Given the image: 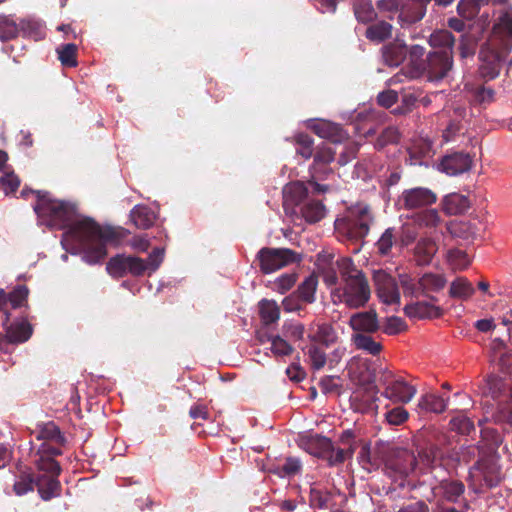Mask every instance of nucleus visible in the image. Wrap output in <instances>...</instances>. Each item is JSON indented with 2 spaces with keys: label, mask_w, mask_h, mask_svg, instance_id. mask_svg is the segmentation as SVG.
<instances>
[{
  "label": "nucleus",
  "mask_w": 512,
  "mask_h": 512,
  "mask_svg": "<svg viewBox=\"0 0 512 512\" xmlns=\"http://www.w3.org/2000/svg\"><path fill=\"white\" fill-rule=\"evenodd\" d=\"M475 471L476 474H473V477L482 479L487 488L497 486L502 479L500 466L493 458L478 461L475 466Z\"/></svg>",
  "instance_id": "dca6fc26"
},
{
  "label": "nucleus",
  "mask_w": 512,
  "mask_h": 512,
  "mask_svg": "<svg viewBox=\"0 0 512 512\" xmlns=\"http://www.w3.org/2000/svg\"><path fill=\"white\" fill-rule=\"evenodd\" d=\"M386 452L387 445L384 443H377L372 449L370 443L362 442L359 459L364 466L378 468L383 463Z\"/></svg>",
  "instance_id": "5701e85b"
},
{
  "label": "nucleus",
  "mask_w": 512,
  "mask_h": 512,
  "mask_svg": "<svg viewBox=\"0 0 512 512\" xmlns=\"http://www.w3.org/2000/svg\"><path fill=\"white\" fill-rule=\"evenodd\" d=\"M373 281L376 294L386 304H397L400 302V293L396 280L383 270L373 273Z\"/></svg>",
  "instance_id": "ddd939ff"
},
{
  "label": "nucleus",
  "mask_w": 512,
  "mask_h": 512,
  "mask_svg": "<svg viewBox=\"0 0 512 512\" xmlns=\"http://www.w3.org/2000/svg\"><path fill=\"white\" fill-rule=\"evenodd\" d=\"M399 138H400V133L396 127H394V126L386 127L381 132V134L378 136V138L375 142V147L379 150L383 149L387 145L398 143Z\"/></svg>",
  "instance_id": "5fc2aeb1"
},
{
  "label": "nucleus",
  "mask_w": 512,
  "mask_h": 512,
  "mask_svg": "<svg viewBox=\"0 0 512 512\" xmlns=\"http://www.w3.org/2000/svg\"><path fill=\"white\" fill-rule=\"evenodd\" d=\"M442 207L446 214L458 215L464 213L470 207V201L465 195L451 193L444 197Z\"/></svg>",
  "instance_id": "cd10ccee"
},
{
  "label": "nucleus",
  "mask_w": 512,
  "mask_h": 512,
  "mask_svg": "<svg viewBox=\"0 0 512 512\" xmlns=\"http://www.w3.org/2000/svg\"><path fill=\"white\" fill-rule=\"evenodd\" d=\"M429 44L434 48H443L442 51L453 52L455 37L448 30H437L430 35Z\"/></svg>",
  "instance_id": "c03bdc74"
},
{
  "label": "nucleus",
  "mask_w": 512,
  "mask_h": 512,
  "mask_svg": "<svg viewBox=\"0 0 512 512\" xmlns=\"http://www.w3.org/2000/svg\"><path fill=\"white\" fill-rule=\"evenodd\" d=\"M313 156L314 160L310 168L311 180L309 184L314 192L324 193L328 190V186L319 184L317 180H324L333 173L330 164L335 159V150L329 145L318 146Z\"/></svg>",
  "instance_id": "0eeeda50"
},
{
  "label": "nucleus",
  "mask_w": 512,
  "mask_h": 512,
  "mask_svg": "<svg viewBox=\"0 0 512 512\" xmlns=\"http://www.w3.org/2000/svg\"><path fill=\"white\" fill-rule=\"evenodd\" d=\"M340 274V284L331 295L334 303H343L350 309L364 307L370 300L371 289L367 277L359 270L352 259L336 261Z\"/></svg>",
  "instance_id": "f03ea898"
},
{
  "label": "nucleus",
  "mask_w": 512,
  "mask_h": 512,
  "mask_svg": "<svg viewBox=\"0 0 512 512\" xmlns=\"http://www.w3.org/2000/svg\"><path fill=\"white\" fill-rule=\"evenodd\" d=\"M474 101L480 105H488L495 100V90L492 87L479 85L473 90Z\"/></svg>",
  "instance_id": "4d7b16f0"
},
{
  "label": "nucleus",
  "mask_w": 512,
  "mask_h": 512,
  "mask_svg": "<svg viewBox=\"0 0 512 512\" xmlns=\"http://www.w3.org/2000/svg\"><path fill=\"white\" fill-rule=\"evenodd\" d=\"M447 258L449 264L454 270H464L470 265V259L468 254L460 249L449 250Z\"/></svg>",
  "instance_id": "8fccbe9b"
},
{
  "label": "nucleus",
  "mask_w": 512,
  "mask_h": 512,
  "mask_svg": "<svg viewBox=\"0 0 512 512\" xmlns=\"http://www.w3.org/2000/svg\"><path fill=\"white\" fill-rule=\"evenodd\" d=\"M401 286L403 288L404 295H410L418 297L421 294V288L419 287V280L415 282L407 275H403L400 278Z\"/></svg>",
  "instance_id": "774afa93"
},
{
  "label": "nucleus",
  "mask_w": 512,
  "mask_h": 512,
  "mask_svg": "<svg viewBox=\"0 0 512 512\" xmlns=\"http://www.w3.org/2000/svg\"><path fill=\"white\" fill-rule=\"evenodd\" d=\"M260 271L263 274H270L290 264L299 263L302 260L301 254L289 248H261L256 256Z\"/></svg>",
  "instance_id": "423d86ee"
},
{
  "label": "nucleus",
  "mask_w": 512,
  "mask_h": 512,
  "mask_svg": "<svg viewBox=\"0 0 512 512\" xmlns=\"http://www.w3.org/2000/svg\"><path fill=\"white\" fill-rule=\"evenodd\" d=\"M392 25L386 21H379L370 25L365 32L367 39L375 42H382L391 37Z\"/></svg>",
  "instance_id": "79ce46f5"
},
{
  "label": "nucleus",
  "mask_w": 512,
  "mask_h": 512,
  "mask_svg": "<svg viewBox=\"0 0 512 512\" xmlns=\"http://www.w3.org/2000/svg\"><path fill=\"white\" fill-rule=\"evenodd\" d=\"M302 217L308 223L319 222L325 216V206L318 200H309L301 208Z\"/></svg>",
  "instance_id": "f704fd0d"
},
{
  "label": "nucleus",
  "mask_w": 512,
  "mask_h": 512,
  "mask_svg": "<svg viewBox=\"0 0 512 512\" xmlns=\"http://www.w3.org/2000/svg\"><path fill=\"white\" fill-rule=\"evenodd\" d=\"M349 376L355 384L363 387L365 390L372 393L378 392L375 382L378 381L379 373L376 374L375 370L369 365L358 364L355 367H351Z\"/></svg>",
  "instance_id": "f3484780"
},
{
  "label": "nucleus",
  "mask_w": 512,
  "mask_h": 512,
  "mask_svg": "<svg viewBox=\"0 0 512 512\" xmlns=\"http://www.w3.org/2000/svg\"><path fill=\"white\" fill-rule=\"evenodd\" d=\"M310 341L314 344L320 343L326 347H329L337 341V332L331 324L322 323L310 327V333L308 335Z\"/></svg>",
  "instance_id": "393cba45"
},
{
  "label": "nucleus",
  "mask_w": 512,
  "mask_h": 512,
  "mask_svg": "<svg viewBox=\"0 0 512 512\" xmlns=\"http://www.w3.org/2000/svg\"><path fill=\"white\" fill-rule=\"evenodd\" d=\"M313 131L321 138L328 139L333 143L341 142L345 135L339 124L330 121H320L313 126Z\"/></svg>",
  "instance_id": "bb28decb"
},
{
  "label": "nucleus",
  "mask_w": 512,
  "mask_h": 512,
  "mask_svg": "<svg viewBox=\"0 0 512 512\" xmlns=\"http://www.w3.org/2000/svg\"><path fill=\"white\" fill-rule=\"evenodd\" d=\"M493 31L503 40V53L508 54L512 49V8L500 13L493 25Z\"/></svg>",
  "instance_id": "a211bd4d"
},
{
  "label": "nucleus",
  "mask_w": 512,
  "mask_h": 512,
  "mask_svg": "<svg viewBox=\"0 0 512 512\" xmlns=\"http://www.w3.org/2000/svg\"><path fill=\"white\" fill-rule=\"evenodd\" d=\"M439 454V449L435 445H430L419 451L418 457L424 465L431 467Z\"/></svg>",
  "instance_id": "69168bd1"
},
{
  "label": "nucleus",
  "mask_w": 512,
  "mask_h": 512,
  "mask_svg": "<svg viewBox=\"0 0 512 512\" xmlns=\"http://www.w3.org/2000/svg\"><path fill=\"white\" fill-rule=\"evenodd\" d=\"M426 14V7L422 2L413 1L409 6L403 8L399 15L398 21L402 27L414 24L423 19Z\"/></svg>",
  "instance_id": "7c9ffc66"
},
{
  "label": "nucleus",
  "mask_w": 512,
  "mask_h": 512,
  "mask_svg": "<svg viewBox=\"0 0 512 512\" xmlns=\"http://www.w3.org/2000/svg\"><path fill=\"white\" fill-rule=\"evenodd\" d=\"M431 80H441L447 76L453 66L452 51H434L427 55L426 60L420 64Z\"/></svg>",
  "instance_id": "9d476101"
},
{
  "label": "nucleus",
  "mask_w": 512,
  "mask_h": 512,
  "mask_svg": "<svg viewBox=\"0 0 512 512\" xmlns=\"http://www.w3.org/2000/svg\"><path fill=\"white\" fill-rule=\"evenodd\" d=\"M475 293L472 283L466 277H457L450 284L449 296L461 301H467Z\"/></svg>",
  "instance_id": "473e14b6"
},
{
  "label": "nucleus",
  "mask_w": 512,
  "mask_h": 512,
  "mask_svg": "<svg viewBox=\"0 0 512 512\" xmlns=\"http://www.w3.org/2000/svg\"><path fill=\"white\" fill-rule=\"evenodd\" d=\"M296 152L305 159H309L313 154V139L308 134H299L295 138Z\"/></svg>",
  "instance_id": "13d9d810"
},
{
  "label": "nucleus",
  "mask_w": 512,
  "mask_h": 512,
  "mask_svg": "<svg viewBox=\"0 0 512 512\" xmlns=\"http://www.w3.org/2000/svg\"><path fill=\"white\" fill-rule=\"evenodd\" d=\"M308 196V189L302 182H291L283 188V206L285 210L298 206Z\"/></svg>",
  "instance_id": "b1692460"
},
{
  "label": "nucleus",
  "mask_w": 512,
  "mask_h": 512,
  "mask_svg": "<svg viewBox=\"0 0 512 512\" xmlns=\"http://www.w3.org/2000/svg\"><path fill=\"white\" fill-rule=\"evenodd\" d=\"M440 489L448 501L454 502L464 492V484L460 481L444 480L440 483Z\"/></svg>",
  "instance_id": "09e8293b"
},
{
  "label": "nucleus",
  "mask_w": 512,
  "mask_h": 512,
  "mask_svg": "<svg viewBox=\"0 0 512 512\" xmlns=\"http://www.w3.org/2000/svg\"><path fill=\"white\" fill-rule=\"evenodd\" d=\"M260 318L265 325H270L279 320L280 307L275 300L262 299L259 302Z\"/></svg>",
  "instance_id": "e433bc0d"
},
{
  "label": "nucleus",
  "mask_w": 512,
  "mask_h": 512,
  "mask_svg": "<svg viewBox=\"0 0 512 512\" xmlns=\"http://www.w3.org/2000/svg\"><path fill=\"white\" fill-rule=\"evenodd\" d=\"M406 328L407 325L402 318L391 316L386 318L382 330L387 335H396L402 331H405Z\"/></svg>",
  "instance_id": "052dcab7"
},
{
  "label": "nucleus",
  "mask_w": 512,
  "mask_h": 512,
  "mask_svg": "<svg viewBox=\"0 0 512 512\" xmlns=\"http://www.w3.org/2000/svg\"><path fill=\"white\" fill-rule=\"evenodd\" d=\"M437 200L436 194L425 187H414L405 189L398 198V205L401 209L416 210L434 204Z\"/></svg>",
  "instance_id": "9b49d317"
},
{
  "label": "nucleus",
  "mask_w": 512,
  "mask_h": 512,
  "mask_svg": "<svg viewBox=\"0 0 512 512\" xmlns=\"http://www.w3.org/2000/svg\"><path fill=\"white\" fill-rule=\"evenodd\" d=\"M446 282V278L441 274L425 273L419 278L421 294L424 295L429 291L438 292L445 287Z\"/></svg>",
  "instance_id": "4c0bfd02"
},
{
  "label": "nucleus",
  "mask_w": 512,
  "mask_h": 512,
  "mask_svg": "<svg viewBox=\"0 0 512 512\" xmlns=\"http://www.w3.org/2000/svg\"><path fill=\"white\" fill-rule=\"evenodd\" d=\"M354 453V448L352 445H349L348 448H339L336 453L333 454V451L328 454L326 459L330 465H338L342 464L347 458H350Z\"/></svg>",
  "instance_id": "0e129e2a"
},
{
  "label": "nucleus",
  "mask_w": 512,
  "mask_h": 512,
  "mask_svg": "<svg viewBox=\"0 0 512 512\" xmlns=\"http://www.w3.org/2000/svg\"><path fill=\"white\" fill-rule=\"evenodd\" d=\"M58 59L64 67H76L78 47L74 43H67L57 48Z\"/></svg>",
  "instance_id": "49530a36"
},
{
  "label": "nucleus",
  "mask_w": 512,
  "mask_h": 512,
  "mask_svg": "<svg viewBox=\"0 0 512 512\" xmlns=\"http://www.w3.org/2000/svg\"><path fill=\"white\" fill-rule=\"evenodd\" d=\"M299 445L309 454L326 458L334 448L332 441L321 435L305 434L300 437Z\"/></svg>",
  "instance_id": "2eb2a0df"
},
{
  "label": "nucleus",
  "mask_w": 512,
  "mask_h": 512,
  "mask_svg": "<svg viewBox=\"0 0 512 512\" xmlns=\"http://www.w3.org/2000/svg\"><path fill=\"white\" fill-rule=\"evenodd\" d=\"M58 476H48L43 474L36 480L38 492L44 500H49L59 494L60 483L57 480Z\"/></svg>",
  "instance_id": "72a5a7b5"
},
{
  "label": "nucleus",
  "mask_w": 512,
  "mask_h": 512,
  "mask_svg": "<svg viewBox=\"0 0 512 512\" xmlns=\"http://www.w3.org/2000/svg\"><path fill=\"white\" fill-rule=\"evenodd\" d=\"M373 220L370 207L358 203L350 207L343 218L335 221V228L350 240H361L368 235Z\"/></svg>",
  "instance_id": "20e7f679"
},
{
  "label": "nucleus",
  "mask_w": 512,
  "mask_h": 512,
  "mask_svg": "<svg viewBox=\"0 0 512 512\" xmlns=\"http://www.w3.org/2000/svg\"><path fill=\"white\" fill-rule=\"evenodd\" d=\"M403 310L405 315L410 319H433L443 314L439 306H435L426 301L407 304Z\"/></svg>",
  "instance_id": "4be33fe9"
},
{
  "label": "nucleus",
  "mask_w": 512,
  "mask_h": 512,
  "mask_svg": "<svg viewBox=\"0 0 512 512\" xmlns=\"http://www.w3.org/2000/svg\"><path fill=\"white\" fill-rule=\"evenodd\" d=\"M408 47L404 43H390L383 48L384 62L389 66H399L407 57Z\"/></svg>",
  "instance_id": "c756f323"
},
{
  "label": "nucleus",
  "mask_w": 512,
  "mask_h": 512,
  "mask_svg": "<svg viewBox=\"0 0 512 512\" xmlns=\"http://www.w3.org/2000/svg\"><path fill=\"white\" fill-rule=\"evenodd\" d=\"M480 65L478 74L484 81H491L497 78L502 68L504 56L489 46H483L479 53Z\"/></svg>",
  "instance_id": "f8f14e48"
},
{
  "label": "nucleus",
  "mask_w": 512,
  "mask_h": 512,
  "mask_svg": "<svg viewBox=\"0 0 512 512\" xmlns=\"http://www.w3.org/2000/svg\"><path fill=\"white\" fill-rule=\"evenodd\" d=\"M36 438L54 442L59 446H65L66 438L60 431V428L53 422H48L41 426L37 431Z\"/></svg>",
  "instance_id": "c9c22d12"
},
{
  "label": "nucleus",
  "mask_w": 512,
  "mask_h": 512,
  "mask_svg": "<svg viewBox=\"0 0 512 512\" xmlns=\"http://www.w3.org/2000/svg\"><path fill=\"white\" fill-rule=\"evenodd\" d=\"M19 35L23 37L40 40L45 37V31L42 24L33 19H20L19 20Z\"/></svg>",
  "instance_id": "58836bf2"
},
{
  "label": "nucleus",
  "mask_w": 512,
  "mask_h": 512,
  "mask_svg": "<svg viewBox=\"0 0 512 512\" xmlns=\"http://www.w3.org/2000/svg\"><path fill=\"white\" fill-rule=\"evenodd\" d=\"M130 219L139 229H148L155 222L154 212L145 205H136L130 212Z\"/></svg>",
  "instance_id": "2f4dec72"
},
{
  "label": "nucleus",
  "mask_w": 512,
  "mask_h": 512,
  "mask_svg": "<svg viewBox=\"0 0 512 512\" xmlns=\"http://www.w3.org/2000/svg\"><path fill=\"white\" fill-rule=\"evenodd\" d=\"M10 313L5 312V319L3 326L6 330V338L9 343H23L27 341L32 335V326L26 321H18L10 323Z\"/></svg>",
  "instance_id": "aec40b11"
},
{
  "label": "nucleus",
  "mask_w": 512,
  "mask_h": 512,
  "mask_svg": "<svg viewBox=\"0 0 512 512\" xmlns=\"http://www.w3.org/2000/svg\"><path fill=\"white\" fill-rule=\"evenodd\" d=\"M20 186L19 177L11 170H7L0 175V188L5 195L15 193Z\"/></svg>",
  "instance_id": "864d4df0"
},
{
  "label": "nucleus",
  "mask_w": 512,
  "mask_h": 512,
  "mask_svg": "<svg viewBox=\"0 0 512 512\" xmlns=\"http://www.w3.org/2000/svg\"><path fill=\"white\" fill-rule=\"evenodd\" d=\"M147 270L146 260L134 255L117 254L106 263V271L114 279L127 275L142 277Z\"/></svg>",
  "instance_id": "6e6552de"
},
{
  "label": "nucleus",
  "mask_w": 512,
  "mask_h": 512,
  "mask_svg": "<svg viewBox=\"0 0 512 512\" xmlns=\"http://www.w3.org/2000/svg\"><path fill=\"white\" fill-rule=\"evenodd\" d=\"M482 395L496 402L500 416H512V381L491 374L484 381Z\"/></svg>",
  "instance_id": "39448f33"
},
{
  "label": "nucleus",
  "mask_w": 512,
  "mask_h": 512,
  "mask_svg": "<svg viewBox=\"0 0 512 512\" xmlns=\"http://www.w3.org/2000/svg\"><path fill=\"white\" fill-rule=\"evenodd\" d=\"M318 285V278L310 275L298 286L295 292L305 303H313L315 301V293Z\"/></svg>",
  "instance_id": "a18cd8bd"
},
{
  "label": "nucleus",
  "mask_w": 512,
  "mask_h": 512,
  "mask_svg": "<svg viewBox=\"0 0 512 512\" xmlns=\"http://www.w3.org/2000/svg\"><path fill=\"white\" fill-rule=\"evenodd\" d=\"M476 38L471 33H463L459 39V54L462 59L472 57L476 51Z\"/></svg>",
  "instance_id": "603ef678"
},
{
  "label": "nucleus",
  "mask_w": 512,
  "mask_h": 512,
  "mask_svg": "<svg viewBox=\"0 0 512 512\" xmlns=\"http://www.w3.org/2000/svg\"><path fill=\"white\" fill-rule=\"evenodd\" d=\"M450 429L459 434L466 435L474 430V425L470 418H451L449 422Z\"/></svg>",
  "instance_id": "e2e57ef3"
},
{
  "label": "nucleus",
  "mask_w": 512,
  "mask_h": 512,
  "mask_svg": "<svg viewBox=\"0 0 512 512\" xmlns=\"http://www.w3.org/2000/svg\"><path fill=\"white\" fill-rule=\"evenodd\" d=\"M349 325L354 331L364 334L375 333L380 328L378 315L374 309L353 314L350 317Z\"/></svg>",
  "instance_id": "6ab92c4d"
},
{
  "label": "nucleus",
  "mask_w": 512,
  "mask_h": 512,
  "mask_svg": "<svg viewBox=\"0 0 512 512\" xmlns=\"http://www.w3.org/2000/svg\"><path fill=\"white\" fill-rule=\"evenodd\" d=\"M472 162V158L468 153L454 152L442 158L439 170L449 176H456L470 170Z\"/></svg>",
  "instance_id": "4468645a"
},
{
  "label": "nucleus",
  "mask_w": 512,
  "mask_h": 512,
  "mask_svg": "<svg viewBox=\"0 0 512 512\" xmlns=\"http://www.w3.org/2000/svg\"><path fill=\"white\" fill-rule=\"evenodd\" d=\"M34 210L48 226L65 229L62 243L80 250L82 259L90 265L100 263L107 256V244L120 239L113 227H102L92 218L78 217L74 204L52 199L47 192L37 191Z\"/></svg>",
  "instance_id": "f257e3e1"
},
{
  "label": "nucleus",
  "mask_w": 512,
  "mask_h": 512,
  "mask_svg": "<svg viewBox=\"0 0 512 512\" xmlns=\"http://www.w3.org/2000/svg\"><path fill=\"white\" fill-rule=\"evenodd\" d=\"M383 463L386 468L401 476H406L412 472L417 464V458L408 449L405 448H391L387 447V452L384 454Z\"/></svg>",
  "instance_id": "1a4fd4ad"
},
{
  "label": "nucleus",
  "mask_w": 512,
  "mask_h": 512,
  "mask_svg": "<svg viewBox=\"0 0 512 512\" xmlns=\"http://www.w3.org/2000/svg\"><path fill=\"white\" fill-rule=\"evenodd\" d=\"M352 341L357 349L364 350L371 355H378L382 351V345L368 334L356 333L352 336Z\"/></svg>",
  "instance_id": "37998d69"
},
{
  "label": "nucleus",
  "mask_w": 512,
  "mask_h": 512,
  "mask_svg": "<svg viewBox=\"0 0 512 512\" xmlns=\"http://www.w3.org/2000/svg\"><path fill=\"white\" fill-rule=\"evenodd\" d=\"M448 406L447 399L433 393L427 392L420 396L415 411L418 414H441Z\"/></svg>",
  "instance_id": "412c9836"
},
{
  "label": "nucleus",
  "mask_w": 512,
  "mask_h": 512,
  "mask_svg": "<svg viewBox=\"0 0 512 512\" xmlns=\"http://www.w3.org/2000/svg\"><path fill=\"white\" fill-rule=\"evenodd\" d=\"M331 499L332 496L327 491L318 489H311L310 491V504L314 508L327 509Z\"/></svg>",
  "instance_id": "bf43d9fd"
},
{
  "label": "nucleus",
  "mask_w": 512,
  "mask_h": 512,
  "mask_svg": "<svg viewBox=\"0 0 512 512\" xmlns=\"http://www.w3.org/2000/svg\"><path fill=\"white\" fill-rule=\"evenodd\" d=\"M480 11L478 0H460L457 5L458 14L466 20L474 19Z\"/></svg>",
  "instance_id": "3c124183"
},
{
  "label": "nucleus",
  "mask_w": 512,
  "mask_h": 512,
  "mask_svg": "<svg viewBox=\"0 0 512 512\" xmlns=\"http://www.w3.org/2000/svg\"><path fill=\"white\" fill-rule=\"evenodd\" d=\"M437 252L435 241L430 238L420 239L414 249V256L417 265L425 266L430 264L433 256Z\"/></svg>",
  "instance_id": "c85d7f7f"
},
{
  "label": "nucleus",
  "mask_w": 512,
  "mask_h": 512,
  "mask_svg": "<svg viewBox=\"0 0 512 512\" xmlns=\"http://www.w3.org/2000/svg\"><path fill=\"white\" fill-rule=\"evenodd\" d=\"M37 467L39 470L48 473V476H59L61 472L60 464L53 458L41 456L37 460Z\"/></svg>",
  "instance_id": "680f3d73"
},
{
  "label": "nucleus",
  "mask_w": 512,
  "mask_h": 512,
  "mask_svg": "<svg viewBox=\"0 0 512 512\" xmlns=\"http://www.w3.org/2000/svg\"><path fill=\"white\" fill-rule=\"evenodd\" d=\"M19 36V21L11 15L0 16V40L7 42Z\"/></svg>",
  "instance_id": "ea45409f"
},
{
  "label": "nucleus",
  "mask_w": 512,
  "mask_h": 512,
  "mask_svg": "<svg viewBox=\"0 0 512 512\" xmlns=\"http://www.w3.org/2000/svg\"><path fill=\"white\" fill-rule=\"evenodd\" d=\"M305 352L311 361V365L314 369L319 370L326 364V353L325 351L314 343H311L306 347Z\"/></svg>",
  "instance_id": "6e6d98bb"
},
{
  "label": "nucleus",
  "mask_w": 512,
  "mask_h": 512,
  "mask_svg": "<svg viewBox=\"0 0 512 512\" xmlns=\"http://www.w3.org/2000/svg\"><path fill=\"white\" fill-rule=\"evenodd\" d=\"M28 294L29 290L25 285L17 286L8 294L0 288V307L6 309V305L10 304L12 309L19 308L26 303Z\"/></svg>",
  "instance_id": "a878e982"
},
{
  "label": "nucleus",
  "mask_w": 512,
  "mask_h": 512,
  "mask_svg": "<svg viewBox=\"0 0 512 512\" xmlns=\"http://www.w3.org/2000/svg\"><path fill=\"white\" fill-rule=\"evenodd\" d=\"M378 383L384 387L382 395L399 406L387 410L383 416H409L403 404L409 403L417 393L415 385L388 369H380Z\"/></svg>",
  "instance_id": "7ed1b4c3"
},
{
  "label": "nucleus",
  "mask_w": 512,
  "mask_h": 512,
  "mask_svg": "<svg viewBox=\"0 0 512 512\" xmlns=\"http://www.w3.org/2000/svg\"><path fill=\"white\" fill-rule=\"evenodd\" d=\"M271 350L275 355L286 356L292 353L293 348L286 340L275 336L272 339Z\"/></svg>",
  "instance_id": "338daca9"
},
{
  "label": "nucleus",
  "mask_w": 512,
  "mask_h": 512,
  "mask_svg": "<svg viewBox=\"0 0 512 512\" xmlns=\"http://www.w3.org/2000/svg\"><path fill=\"white\" fill-rule=\"evenodd\" d=\"M396 243L397 237L395 228H387L375 244L377 253L380 256H389Z\"/></svg>",
  "instance_id": "de8ad7c7"
},
{
  "label": "nucleus",
  "mask_w": 512,
  "mask_h": 512,
  "mask_svg": "<svg viewBox=\"0 0 512 512\" xmlns=\"http://www.w3.org/2000/svg\"><path fill=\"white\" fill-rule=\"evenodd\" d=\"M356 19L361 23H370L377 17V13L370 0H357L353 5Z\"/></svg>",
  "instance_id": "a19ab883"
}]
</instances>
